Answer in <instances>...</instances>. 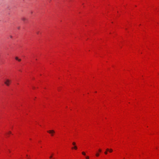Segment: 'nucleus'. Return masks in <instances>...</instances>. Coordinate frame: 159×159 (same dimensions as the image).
I'll list each match as a JSON object with an SVG mask.
<instances>
[{
	"label": "nucleus",
	"mask_w": 159,
	"mask_h": 159,
	"mask_svg": "<svg viewBox=\"0 0 159 159\" xmlns=\"http://www.w3.org/2000/svg\"><path fill=\"white\" fill-rule=\"evenodd\" d=\"M11 82V81L8 79L5 80L4 81V84L7 86H9Z\"/></svg>",
	"instance_id": "obj_1"
},
{
	"label": "nucleus",
	"mask_w": 159,
	"mask_h": 159,
	"mask_svg": "<svg viewBox=\"0 0 159 159\" xmlns=\"http://www.w3.org/2000/svg\"><path fill=\"white\" fill-rule=\"evenodd\" d=\"M47 132L50 134L52 136H53V134L55 133V131L53 130L48 131Z\"/></svg>",
	"instance_id": "obj_2"
},
{
	"label": "nucleus",
	"mask_w": 159,
	"mask_h": 159,
	"mask_svg": "<svg viewBox=\"0 0 159 159\" xmlns=\"http://www.w3.org/2000/svg\"><path fill=\"white\" fill-rule=\"evenodd\" d=\"M15 59L16 60L18 61H21V59H19L18 57H15Z\"/></svg>",
	"instance_id": "obj_3"
},
{
	"label": "nucleus",
	"mask_w": 159,
	"mask_h": 159,
	"mask_svg": "<svg viewBox=\"0 0 159 159\" xmlns=\"http://www.w3.org/2000/svg\"><path fill=\"white\" fill-rule=\"evenodd\" d=\"M77 148V147L76 146H74V147L72 148V149H75V150H76Z\"/></svg>",
	"instance_id": "obj_4"
},
{
	"label": "nucleus",
	"mask_w": 159,
	"mask_h": 159,
	"mask_svg": "<svg viewBox=\"0 0 159 159\" xmlns=\"http://www.w3.org/2000/svg\"><path fill=\"white\" fill-rule=\"evenodd\" d=\"M22 20L23 21H25V20H26V19L25 17H23L22 18Z\"/></svg>",
	"instance_id": "obj_5"
},
{
	"label": "nucleus",
	"mask_w": 159,
	"mask_h": 159,
	"mask_svg": "<svg viewBox=\"0 0 159 159\" xmlns=\"http://www.w3.org/2000/svg\"><path fill=\"white\" fill-rule=\"evenodd\" d=\"M73 145L74 146H75V142H73Z\"/></svg>",
	"instance_id": "obj_6"
},
{
	"label": "nucleus",
	"mask_w": 159,
	"mask_h": 159,
	"mask_svg": "<svg viewBox=\"0 0 159 159\" xmlns=\"http://www.w3.org/2000/svg\"><path fill=\"white\" fill-rule=\"evenodd\" d=\"M8 134H11V131H9V132H8Z\"/></svg>",
	"instance_id": "obj_7"
},
{
	"label": "nucleus",
	"mask_w": 159,
	"mask_h": 159,
	"mask_svg": "<svg viewBox=\"0 0 159 159\" xmlns=\"http://www.w3.org/2000/svg\"><path fill=\"white\" fill-rule=\"evenodd\" d=\"M52 156H50V158H52Z\"/></svg>",
	"instance_id": "obj_8"
},
{
	"label": "nucleus",
	"mask_w": 159,
	"mask_h": 159,
	"mask_svg": "<svg viewBox=\"0 0 159 159\" xmlns=\"http://www.w3.org/2000/svg\"><path fill=\"white\" fill-rule=\"evenodd\" d=\"M36 33H37V34H39V32H36Z\"/></svg>",
	"instance_id": "obj_9"
},
{
	"label": "nucleus",
	"mask_w": 159,
	"mask_h": 159,
	"mask_svg": "<svg viewBox=\"0 0 159 159\" xmlns=\"http://www.w3.org/2000/svg\"><path fill=\"white\" fill-rule=\"evenodd\" d=\"M10 37H11V38L12 37V36H10Z\"/></svg>",
	"instance_id": "obj_10"
},
{
	"label": "nucleus",
	"mask_w": 159,
	"mask_h": 159,
	"mask_svg": "<svg viewBox=\"0 0 159 159\" xmlns=\"http://www.w3.org/2000/svg\"><path fill=\"white\" fill-rule=\"evenodd\" d=\"M27 159H30V158H27Z\"/></svg>",
	"instance_id": "obj_11"
},
{
	"label": "nucleus",
	"mask_w": 159,
	"mask_h": 159,
	"mask_svg": "<svg viewBox=\"0 0 159 159\" xmlns=\"http://www.w3.org/2000/svg\"><path fill=\"white\" fill-rule=\"evenodd\" d=\"M33 88L34 89V87H33Z\"/></svg>",
	"instance_id": "obj_12"
},
{
	"label": "nucleus",
	"mask_w": 159,
	"mask_h": 159,
	"mask_svg": "<svg viewBox=\"0 0 159 159\" xmlns=\"http://www.w3.org/2000/svg\"><path fill=\"white\" fill-rule=\"evenodd\" d=\"M26 156H27H27H28V155H26Z\"/></svg>",
	"instance_id": "obj_13"
}]
</instances>
